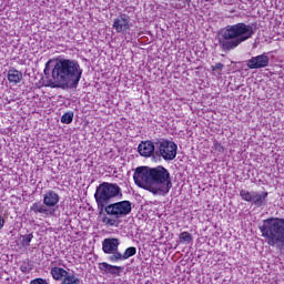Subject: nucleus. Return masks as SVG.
Instances as JSON below:
<instances>
[{"mask_svg":"<svg viewBox=\"0 0 284 284\" xmlns=\"http://www.w3.org/2000/svg\"><path fill=\"white\" fill-rule=\"evenodd\" d=\"M50 63L49 60L45 63L43 73L45 78H42V84L44 88H60L61 90H74L79 87V81L83 77V69L77 60H70L65 58L57 59L54 68L52 69V79H50Z\"/></svg>","mask_w":284,"mask_h":284,"instance_id":"f257e3e1","label":"nucleus"},{"mask_svg":"<svg viewBox=\"0 0 284 284\" xmlns=\"http://www.w3.org/2000/svg\"><path fill=\"white\" fill-rule=\"evenodd\" d=\"M133 181L138 187L148 190L155 196H165L172 190V178L165 166L155 168L139 166L133 174Z\"/></svg>","mask_w":284,"mask_h":284,"instance_id":"f03ea898","label":"nucleus"},{"mask_svg":"<svg viewBox=\"0 0 284 284\" xmlns=\"http://www.w3.org/2000/svg\"><path fill=\"white\" fill-rule=\"evenodd\" d=\"M254 37V27L239 22L236 24L226 26L219 38L220 48L223 52H232L236 50L241 43Z\"/></svg>","mask_w":284,"mask_h":284,"instance_id":"7ed1b4c3","label":"nucleus"},{"mask_svg":"<svg viewBox=\"0 0 284 284\" xmlns=\"http://www.w3.org/2000/svg\"><path fill=\"white\" fill-rule=\"evenodd\" d=\"M265 243L271 247L277 246L280 252H284V220L283 219H267L263 221L260 226Z\"/></svg>","mask_w":284,"mask_h":284,"instance_id":"20e7f679","label":"nucleus"},{"mask_svg":"<svg viewBox=\"0 0 284 284\" xmlns=\"http://www.w3.org/2000/svg\"><path fill=\"white\" fill-rule=\"evenodd\" d=\"M121 196V186L116 183L103 182L95 189L94 199L99 214H103L108 205L112 204V199Z\"/></svg>","mask_w":284,"mask_h":284,"instance_id":"39448f33","label":"nucleus"},{"mask_svg":"<svg viewBox=\"0 0 284 284\" xmlns=\"http://www.w3.org/2000/svg\"><path fill=\"white\" fill-rule=\"evenodd\" d=\"M104 212L109 216H114V219L104 215L102 217V223L109 227H119V223H121L119 219H123L132 212V202L124 200L121 202L108 204L106 207H104Z\"/></svg>","mask_w":284,"mask_h":284,"instance_id":"423d86ee","label":"nucleus"},{"mask_svg":"<svg viewBox=\"0 0 284 284\" xmlns=\"http://www.w3.org/2000/svg\"><path fill=\"white\" fill-rule=\"evenodd\" d=\"M179 151V145L172 140L156 139L155 140V159L163 161H174Z\"/></svg>","mask_w":284,"mask_h":284,"instance_id":"0eeeda50","label":"nucleus"},{"mask_svg":"<svg viewBox=\"0 0 284 284\" xmlns=\"http://www.w3.org/2000/svg\"><path fill=\"white\" fill-rule=\"evenodd\" d=\"M119 245H121V240L116 237H108L103 240L102 252H104V254H110L108 257L110 263H116L119 258L116 255L120 254Z\"/></svg>","mask_w":284,"mask_h":284,"instance_id":"6e6552de","label":"nucleus"},{"mask_svg":"<svg viewBox=\"0 0 284 284\" xmlns=\"http://www.w3.org/2000/svg\"><path fill=\"white\" fill-rule=\"evenodd\" d=\"M270 193L267 192H256V191H246V190H241L240 191V196L243 201H246L247 203H254L257 207H261L265 201H267V196Z\"/></svg>","mask_w":284,"mask_h":284,"instance_id":"1a4fd4ad","label":"nucleus"},{"mask_svg":"<svg viewBox=\"0 0 284 284\" xmlns=\"http://www.w3.org/2000/svg\"><path fill=\"white\" fill-rule=\"evenodd\" d=\"M132 28V22H130V16L121 14L113 21V30L119 34H128V30Z\"/></svg>","mask_w":284,"mask_h":284,"instance_id":"9d476101","label":"nucleus"},{"mask_svg":"<svg viewBox=\"0 0 284 284\" xmlns=\"http://www.w3.org/2000/svg\"><path fill=\"white\" fill-rule=\"evenodd\" d=\"M246 65L250 70H261L262 68H267V65H270V57H267V53L252 57L250 60H247Z\"/></svg>","mask_w":284,"mask_h":284,"instance_id":"9b49d317","label":"nucleus"},{"mask_svg":"<svg viewBox=\"0 0 284 284\" xmlns=\"http://www.w3.org/2000/svg\"><path fill=\"white\" fill-rule=\"evenodd\" d=\"M138 152L141 156H154L156 159V141H144L138 146Z\"/></svg>","mask_w":284,"mask_h":284,"instance_id":"f8f14e48","label":"nucleus"},{"mask_svg":"<svg viewBox=\"0 0 284 284\" xmlns=\"http://www.w3.org/2000/svg\"><path fill=\"white\" fill-rule=\"evenodd\" d=\"M59 193L50 190L43 195V204L49 209L57 207L60 201Z\"/></svg>","mask_w":284,"mask_h":284,"instance_id":"ddd939ff","label":"nucleus"},{"mask_svg":"<svg viewBox=\"0 0 284 284\" xmlns=\"http://www.w3.org/2000/svg\"><path fill=\"white\" fill-rule=\"evenodd\" d=\"M30 210L34 214H44L45 216H54V212H57V210L49 209L47 205L41 204L40 202L33 203Z\"/></svg>","mask_w":284,"mask_h":284,"instance_id":"4468645a","label":"nucleus"},{"mask_svg":"<svg viewBox=\"0 0 284 284\" xmlns=\"http://www.w3.org/2000/svg\"><path fill=\"white\" fill-rule=\"evenodd\" d=\"M99 270L104 272V274H112L113 276H119L123 272V266H116L108 264V262L99 263Z\"/></svg>","mask_w":284,"mask_h":284,"instance_id":"2eb2a0df","label":"nucleus"},{"mask_svg":"<svg viewBox=\"0 0 284 284\" xmlns=\"http://www.w3.org/2000/svg\"><path fill=\"white\" fill-rule=\"evenodd\" d=\"M70 274L65 268H61L59 266L51 268V276L54 278V281H63L64 278H68Z\"/></svg>","mask_w":284,"mask_h":284,"instance_id":"dca6fc26","label":"nucleus"},{"mask_svg":"<svg viewBox=\"0 0 284 284\" xmlns=\"http://www.w3.org/2000/svg\"><path fill=\"white\" fill-rule=\"evenodd\" d=\"M21 79H23V73H21L19 70L10 69L8 71V81H9V83H14V85H17V83L21 82Z\"/></svg>","mask_w":284,"mask_h":284,"instance_id":"f3484780","label":"nucleus"},{"mask_svg":"<svg viewBox=\"0 0 284 284\" xmlns=\"http://www.w3.org/2000/svg\"><path fill=\"white\" fill-rule=\"evenodd\" d=\"M134 255H136V247L130 246L124 251V253L120 252V254L115 255V257H118L116 263H121V261H128V258Z\"/></svg>","mask_w":284,"mask_h":284,"instance_id":"a211bd4d","label":"nucleus"},{"mask_svg":"<svg viewBox=\"0 0 284 284\" xmlns=\"http://www.w3.org/2000/svg\"><path fill=\"white\" fill-rule=\"evenodd\" d=\"M74 121V112H67L61 116V123L65 125H70Z\"/></svg>","mask_w":284,"mask_h":284,"instance_id":"6ab92c4d","label":"nucleus"},{"mask_svg":"<svg viewBox=\"0 0 284 284\" xmlns=\"http://www.w3.org/2000/svg\"><path fill=\"white\" fill-rule=\"evenodd\" d=\"M32 239H34V235L32 233L22 235V241H21L22 247H29L30 243H32Z\"/></svg>","mask_w":284,"mask_h":284,"instance_id":"aec40b11","label":"nucleus"},{"mask_svg":"<svg viewBox=\"0 0 284 284\" xmlns=\"http://www.w3.org/2000/svg\"><path fill=\"white\" fill-rule=\"evenodd\" d=\"M79 277H77V275L71 274L69 276H67L64 280H62L61 284H79Z\"/></svg>","mask_w":284,"mask_h":284,"instance_id":"412c9836","label":"nucleus"},{"mask_svg":"<svg viewBox=\"0 0 284 284\" xmlns=\"http://www.w3.org/2000/svg\"><path fill=\"white\" fill-rule=\"evenodd\" d=\"M180 243H186V244L192 243V234L187 232H182L180 234Z\"/></svg>","mask_w":284,"mask_h":284,"instance_id":"4be33fe9","label":"nucleus"},{"mask_svg":"<svg viewBox=\"0 0 284 284\" xmlns=\"http://www.w3.org/2000/svg\"><path fill=\"white\" fill-rule=\"evenodd\" d=\"M224 68H225V64L219 62L215 65H212L211 70H212V72H216V70H220V72H221V70H223Z\"/></svg>","mask_w":284,"mask_h":284,"instance_id":"5701e85b","label":"nucleus"},{"mask_svg":"<svg viewBox=\"0 0 284 284\" xmlns=\"http://www.w3.org/2000/svg\"><path fill=\"white\" fill-rule=\"evenodd\" d=\"M214 148L217 152H224L225 151V148H223V144L219 143V142H215L214 143Z\"/></svg>","mask_w":284,"mask_h":284,"instance_id":"b1692460","label":"nucleus"},{"mask_svg":"<svg viewBox=\"0 0 284 284\" xmlns=\"http://www.w3.org/2000/svg\"><path fill=\"white\" fill-rule=\"evenodd\" d=\"M3 225H6V220H3L2 216H0V230H3Z\"/></svg>","mask_w":284,"mask_h":284,"instance_id":"393cba45","label":"nucleus"},{"mask_svg":"<svg viewBox=\"0 0 284 284\" xmlns=\"http://www.w3.org/2000/svg\"><path fill=\"white\" fill-rule=\"evenodd\" d=\"M20 270H21V272H23V274H27V272H28V266H20Z\"/></svg>","mask_w":284,"mask_h":284,"instance_id":"a878e982","label":"nucleus"}]
</instances>
